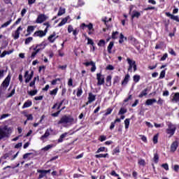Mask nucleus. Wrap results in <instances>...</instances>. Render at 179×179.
<instances>
[{"instance_id": "1", "label": "nucleus", "mask_w": 179, "mask_h": 179, "mask_svg": "<svg viewBox=\"0 0 179 179\" xmlns=\"http://www.w3.org/2000/svg\"><path fill=\"white\" fill-rule=\"evenodd\" d=\"M73 124H76V121L71 115H63L57 122L58 125H63L65 128H66V127H71V125H73Z\"/></svg>"}, {"instance_id": "2", "label": "nucleus", "mask_w": 179, "mask_h": 179, "mask_svg": "<svg viewBox=\"0 0 179 179\" xmlns=\"http://www.w3.org/2000/svg\"><path fill=\"white\" fill-rule=\"evenodd\" d=\"M45 43L43 42L41 44H37L35 47L33 45L29 48V50H33V52L31 55V59H34V58H36V55H37L40 51H43V50L45 48Z\"/></svg>"}, {"instance_id": "3", "label": "nucleus", "mask_w": 179, "mask_h": 179, "mask_svg": "<svg viewBox=\"0 0 179 179\" xmlns=\"http://www.w3.org/2000/svg\"><path fill=\"white\" fill-rule=\"evenodd\" d=\"M10 134H12V127L8 126L0 127V141L9 138Z\"/></svg>"}, {"instance_id": "4", "label": "nucleus", "mask_w": 179, "mask_h": 179, "mask_svg": "<svg viewBox=\"0 0 179 179\" xmlns=\"http://www.w3.org/2000/svg\"><path fill=\"white\" fill-rule=\"evenodd\" d=\"M10 82V77L8 76L5 78V80L3 81V83L1 85L0 94H3V93H5V90L8 89V86H9Z\"/></svg>"}, {"instance_id": "5", "label": "nucleus", "mask_w": 179, "mask_h": 179, "mask_svg": "<svg viewBox=\"0 0 179 179\" xmlns=\"http://www.w3.org/2000/svg\"><path fill=\"white\" fill-rule=\"evenodd\" d=\"M167 125L168 128L166 129V134L170 135V136H173L176 132V129H177V127L171 122H168Z\"/></svg>"}, {"instance_id": "6", "label": "nucleus", "mask_w": 179, "mask_h": 179, "mask_svg": "<svg viewBox=\"0 0 179 179\" xmlns=\"http://www.w3.org/2000/svg\"><path fill=\"white\" fill-rule=\"evenodd\" d=\"M20 31H23V27L20 26L17 30L12 33V37H13L14 40H17L20 36Z\"/></svg>"}, {"instance_id": "7", "label": "nucleus", "mask_w": 179, "mask_h": 179, "mask_svg": "<svg viewBox=\"0 0 179 179\" xmlns=\"http://www.w3.org/2000/svg\"><path fill=\"white\" fill-rule=\"evenodd\" d=\"M45 20H48V17H47V15L44 14H40L39 15H38L36 23L41 24L45 22Z\"/></svg>"}, {"instance_id": "8", "label": "nucleus", "mask_w": 179, "mask_h": 179, "mask_svg": "<svg viewBox=\"0 0 179 179\" xmlns=\"http://www.w3.org/2000/svg\"><path fill=\"white\" fill-rule=\"evenodd\" d=\"M13 152H9L8 153H6L4 155H3V159H8L9 158L10 160H15L16 157H17V155H19V152H17L15 155H13V157H10L12 156L13 155Z\"/></svg>"}, {"instance_id": "9", "label": "nucleus", "mask_w": 179, "mask_h": 179, "mask_svg": "<svg viewBox=\"0 0 179 179\" xmlns=\"http://www.w3.org/2000/svg\"><path fill=\"white\" fill-rule=\"evenodd\" d=\"M96 79L98 80V86H101V85H104V76L101 75V73H99L96 74Z\"/></svg>"}, {"instance_id": "10", "label": "nucleus", "mask_w": 179, "mask_h": 179, "mask_svg": "<svg viewBox=\"0 0 179 179\" xmlns=\"http://www.w3.org/2000/svg\"><path fill=\"white\" fill-rule=\"evenodd\" d=\"M96 101V95L93 94V93L90 92L88 94V101L86 103V106H88L89 104H92L93 101Z\"/></svg>"}, {"instance_id": "11", "label": "nucleus", "mask_w": 179, "mask_h": 179, "mask_svg": "<svg viewBox=\"0 0 179 179\" xmlns=\"http://www.w3.org/2000/svg\"><path fill=\"white\" fill-rule=\"evenodd\" d=\"M68 135H72V134H70L69 132H65L62 134L58 139V143H62V142H64V139H65Z\"/></svg>"}, {"instance_id": "12", "label": "nucleus", "mask_w": 179, "mask_h": 179, "mask_svg": "<svg viewBox=\"0 0 179 179\" xmlns=\"http://www.w3.org/2000/svg\"><path fill=\"white\" fill-rule=\"evenodd\" d=\"M47 32H45V30L44 31H37L34 34V36L35 37H44L45 36Z\"/></svg>"}, {"instance_id": "13", "label": "nucleus", "mask_w": 179, "mask_h": 179, "mask_svg": "<svg viewBox=\"0 0 179 179\" xmlns=\"http://www.w3.org/2000/svg\"><path fill=\"white\" fill-rule=\"evenodd\" d=\"M178 148V141H176L171 145V152H175Z\"/></svg>"}, {"instance_id": "14", "label": "nucleus", "mask_w": 179, "mask_h": 179, "mask_svg": "<svg viewBox=\"0 0 179 179\" xmlns=\"http://www.w3.org/2000/svg\"><path fill=\"white\" fill-rule=\"evenodd\" d=\"M24 78H25V83H29L32 79L33 77L29 75V71H27L24 73Z\"/></svg>"}, {"instance_id": "15", "label": "nucleus", "mask_w": 179, "mask_h": 179, "mask_svg": "<svg viewBox=\"0 0 179 179\" xmlns=\"http://www.w3.org/2000/svg\"><path fill=\"white\" fill-rule=\"evenodd\" d=\"M155 103H157V100H156L155 99H147L145 101V106H152L155 104Z\"/></svg>"}, {"instance_id": "16", "label": "nucleus", "mask_w": 179, "mask_h": 179, "mask_svg": "<svg viewBox=\"0 0 179 179\" xmlns=\"http://www.w3.org/2000/svg\"><path fill=\"white\" fill-rule=\"evenodd\" d=\"M127 61L129 65L128 71H131V69H132L134 66L136 65V62L134 60H131V59H129V58H127Z\"/></svg>"}, {"instance_id": "17", "label": "nucleus", "mask_w": 179, "mask_h": 179, "mask_svg": "<svg viewBox=\"0 0 179 179\" xmlns=\"http://www.w3.org/2000/svg\"><path fill=\"white\" fill-rule=\"evenodd\" d=\"M57 36V34H55V32H54L52 34H51L48 37V40H49L50 43H54V41H55V40H57V38L58 36Z\"/></svg>"}, {"instance_id": "18", "label": "nucleus", "mask_w": 179, "mask_h": 179, "mask_svg": "<svg viewBox=\"0 0 179 179\" xmlns=\"http://www.w3.org/2000/svg\"><path fill=\"white\" fill-rule=\"evenodd\" d=\"M51 135V134L50 133V129H47L44 134V135H43L41 137V141H44L45 139H47V138Z\"/></svg>"}, {"instance_id": "19", "label": "nucleus", "mask_w": 179, "mask_h": 179, "mask_svg": "<svg viewBox=\"0 0 179 179\" xmlns=\"http://www.w3.org/2000/svg\"><path fill=\"white\" fill-rule=\"evenodd\" d=\"M129 74H127L124 77V79L122 82V86H126L128 84V82H129Z\"/></svg>"}, {"instance_id": "20", "label": "nucleus", "mask_w": 179, "mask_h": 179, "mask_svg": "<svg viewBox=\"0 0 179 179\" xmlns=\"http://www.w3.org/2000/svg\"><path fill=\"white\" fill-rule=\"evenodd\" d=\"M27 31L28 34L26 36H30L34 31V26H28Z\"/></svg>"}, {"instance_id": "21", "label": "nucleus", "mask_w": 179, "mask_h": 179, "mask_svg": "<svg viewBox=\"0 0 179 179\" xmlns=\"http://www.w3.org/2000/svg\"><path fill=\"white\" fill-rule=\"evenodd\" d=\"M32 102L30 100L26 101L22 106V108H29V107H31Z\"/></svg>"}, {"instance_id": "22", "label": "nucleus", "mask_w": 179, "mask_h": 179, "mask_svg": "<svg viewBox=\"0 0 179 179\" xmlns=\"http://www.w3.org/2000/svg\"><path fill=\"white\" fill-rule=\"evenodd\" d=\"M10 23H12V18H10L8 21H7L6 22H5L4 24H3L0 29H3L5 27H8V26H9V24H10Z\"/></svg>"}, {"instance_id": "23", "label": "nucleus", "mask_w": 179, "mask_h": 179, "mask_svg": "<svg viewBox=\"0 0 179 179\" xmlns=\"http://www.w3.org/2000/svg\"><path fill=\"white\" fill-rule=\"evenodd\" d=\"M172 101H175V103H178V101H179V92H176L174 94L173 98L172 99Z\"/></svg>"}, {"instance_id": "24", "label": "nucleus", "mask_w": 179, "mask_h": 179, "mask_svg": "<svg viewBox=\"0 0 179 179\" xmlns=\"http://www.w3.org/2000/svg\"><path fill=\"white\" fill-rule=\"evenodd\" d=\"M148 95V88H145L144 90L141 92V93L138 95V97L140 99H142L143 96H147Z\"/></svg>"}, {"instance_id": "25", "label": "nucleus", "mask_w": 179, "mask_h": 179, "mask_svg": "<svg viewBox=\"0 0 179 179\" xmlns=\"http://www.w3.org/2000/svg\"><path fill=\"white\" fill-rule=\"evenodd\" d=\"M12 52H13V50H9V51L5 50V51L3 52V53L0 55V57H1V58H3V57H5V55H9L10 54H12Z\"/></svg>"}, {"instance_id": "26", "label": "nucleus", "mask_w": 179, "mask_h": 179, "mask_svg": "<svg viewBox=\"0 0 179 179\" xmlns=\"http://www.w3.org/2000/svg\"><path fill=\"white\" fill-rule=\"evenodd\" d=\"M139 16H141V13H139L136 10H134L133 11V15L131 16V19H134L135 17H136L138 19V17H139Z\"/></svg>"}, {"instance_id": "27", "label": "nucleus", "mask_w": 179, "mask_h": 179, "mask_svg": "<svg viewBox=\"0 0 179 179\" xmlns=\"http://www.w3.org/2000/svg\"><path fill=\"white\" fill-rule=\"evenodd\" d=\"M118 36H120V32H118V31H113V33H112V38L113 39V40H117V38H118Z\"/></svg>"}, {"instance_id": "28", "label": "nucleus", "mask_w": 179, "mask_h": 179, "mask_svg": "<svg viewBox=\"0 0 179 179\" xmlns=\"http://www.w3.org/2000/svg\"><path fill=\"white\" fill-rule=\"evenodd\" d=\"M24 115L27 117V121H33V115L24 113Z\"/></svg>"}, {"instance_id": "29", "label": "nucleus", "mask_w": 179, "mask_h": 179, "mask_svg": "<svg viewBox=\"0 0 179 179\" xmlns=\"http://www.w3.org/2000/svg\"><path fill=\"white\" fill-rule=\"evenodd\" d=\"M65 13V8L60 7L59 9V12L57 13V16H62Z\"/></svg>"}, {"instance_id": "30", "label": "nucleus", "mask_w": 179, "mask_h": 179, "mask_svg": "<svg viewBox=\"0 0 179 179\" xmlns=\"http://www.w3.org/2000/svg\"><path fill=\"white\" fill-rule=\"evenodd\" d=\"M113 47H114V42H110L108 46V52H109V54H111V50H113Z\"/></svg>"}, {"instance_id": "31", "label": "nucleus", "mask_w": 179, "mask_h": 179, "mask_svg": "<svg viewBox=\"0 0 179 179\" xmlns=\"http://www.w3.org/2000/svg\"><path fill=\"white\" fill-rule=\"evenodd\" d=\"M82 94H83V90H82V87H79L77 91V97H80Z\"/></svg>"}, {"instance_id": "32", "label": "nucleus", "mask_w": 179, "mask_h": 179, "mask_svg": "<svg viewBox=\"0 0 179 179\" xmlns=\"http://www.w3.org/2000/svg\"><path fill=\"white\" fill-rule=\"evenodd\" d=\"M124 40H127V37L124 36V34H120L119 40L120 44H122V43H124Z\"/></svg>"}, {"instance_id": "33", "label": "nucleus", "mask_w": 179, "mask_h": 179, "mask_svg": "<svg viewBox=\"0 0 179 179\" xmlns=\"http://www.w3.org/2000/svg\"><path fill=\"white\" fill-rule=\"evenodd\" d=\"M68 22V18H64L59 24H58V27H61L62 26H64L65 23Z\"/></svg>"}, {"instance_id": "34", "label": "nucleus", "mask_w": 179, "mask_h": 179, "mask_svg": "<svg viewBox=\"0 0 179 179\" xmlns=\"http://www.w3.org/2000/svg\"><path fill=\"white\" fill-rule=\"evenodd\" d=\"M133 80H134V82H135V83H138V82H139V80H141V76H139V75L134 76Z\"/></svg>"}, {"instance_id": "35", "label": "nucleus", "mask_w": 179, "mask_h": 179, "mask_svg": "<svg viewBox=\"0 0 179 179\" xmlns=\"http://www.w3.org/2000/svg\"><path fill=\"white\" fill-rule=\"evenodd\" d=\"M52 148H54V145H52V144L48 145L45 148H43L42 149V150H44L45 152H47V150H50V149H52Z\"/></svg>"}, {"instance_id": "36", "label": "nucleus", "mask_w": 179, "mask_h": 179, "mask_svg": "<svg viewBox=\"0 0 179 179\" xmlns=\"http://www.w3.org/2000/svg\"><path fill=\"white\" fill-rule=\"evenodd\" d=\"M107 156H108V154H107V153L106 154H99V155H96L95 157L96 159H100L102 157L106 158V157H107Z\"/></svg>"}, {"instance_id": "37", "label": "nucleus", "mask_w": 179, "mask_h": 179, "mask_svg": "<svg viewBox=\"0 0 179 179\" xmlns=\"http://www.w3.org/2000/svg\"><path fill=\"white\" fill-rule=\"evenodd\" d=\"M113 77L111 76H108L106 78V83L108 86H111V79Z\"/></svg>"}, {"instance_id": "38", "label": "nucleus", "mask_w": 179, "mask_h": 179, "mask_svg": "<svg viewBox=\"0 0 179 179\" xmlns=\"http://www.w3.org/2000/svg\"><path fill=\"white\" fill-rule=\"evenodd\" d=\"M131 120L130 119H126L124 120V126H125V129H128V128H129V122H130Z\"/></svg>"}, {"instance_id": "39", "label": "nucleus", "mask_w": 179, "mask_h": 179, "mask_svg": "<svg viewBox=\"0 0 179 179\" xmlns=\"http://www.w3.org/2000/svg\"><path fill=\"white\" fill-rule=\"evenodd\" d=\"M126 113H127V109L125 108H121L118 113V115H122L123 114H125Z\"/></svg>"}, {"instance_id": "40", "label": "nucleus", "mask_w": 179, "mask_h": 179, "mask_svg": "<svg viewBox=\"0 0 179 179\" xmlns=\"http://www.w3.org/2000/svg\"><path fill=\"white\" fill-rule=\"evenodd\" d=\"M31 41H33V37H29L25 39L24 44L26 45H27L28 44H30V43H31Z\"/></svg>"}, {"instance_id": "41", "label": "nucleus", "mask_w": 179, "mask_h": 179, "mask_svg": "<svg viewBox=\"0 0 179 179\" xmlns=\"http://www.w3.org/2000/svg\"><path fill=\"white\" fill-rule=\"evenodd\" d=\"M37 90H34L32 91H28L27 93L29 96H36V94H37Z\"/></svg>"}, {"instance_id": "42", "label": "nucleus", "mask_w": 179, "mask_h": 179, "mask_svg": "<svg viewBox=\"0 0 179 179\" xmlns=\"http://www.w3.org/2000/svg\"><path fill=\"white\" fill-rule=\"evenodd\" d=\"M43 26H46V28L45 29V33H47L48 31V27H51V24H50V22H47L43 23Z\"/></svg>"}, {"instance_id": "43", "label": "nucleus", "mask_w": 179, "mask_h": 179, "mask_svg": "<svg viewBox=\"0 0 179 179\" xmlns=\"http://www.w3.org/2000/svg\"><path fill=\"white\" fill-rule=\"evenodd\" d=\"M153 160L155 163L156 164L159 163V155H157V153L154 154Z\"/></svg>"}, {"instance_id": "44", "label": "nucleus", "mask_w": 179, "mask_h": 179, "mask_svg": "<svg viewBox=\"0 0 179 179\" xmlns=\"http://www.w3.org/2000/svg\"><path fill=\"white\" fill-rule=\"evenodd\" d=\"M57 93H58V88H55V90L50 91V94L51 96H55L57 95Z\"/></svg>"}, {"instance_id": "45", "label": "nucleus", "mask_w": 179, "mask_h": 179, "mask_svg": "<svg viewBox=\"0 0 179 179\" xmlns=\"http://www.w3.org/2000/svg\"><path fill=\"white\" fill-rule=\"evenodd\" d=\"M38 173H42L43 174H48V173H51V169L49 170H39Z\"/></svg>"}, {"instance_id": "46", "label": "nucleus", "mask_w": 179, "mask_h": 179, "mask_svg": "<svg viewBox=\"0 0 179 179\" xmlns=\"http://www.w3.org/2000/svg\"><path fill=\"white\" fill-rule=\"evenodd\" d=\"M36 80H37V78H34L33 81H31L29 84L30 87H36L34 85H36Z\"/></svg>"}, {"instance_id": "47", "label": "nucleus", "mask_w": 179, "mask_h": 179, "mask_svg": "<svg viewBox=\"0 0 179 179\" xmlns=\"http://www.w3.org/2000/svg\"><path fill=\"white\" fill-rule=\"evenodd\" d=\"M140 137H141V141H143V142H144L145 143H148V138H146L145 136L143 135H140Z\"/></svg>"}, {"instance_id": "48", "label": "nucleus", "mask_w": 179, "mask_h": 179, "mask_svg": "<svg viewBox=\"0 0 179 179\" xmlns=\"http://www.w3.org/2000/svg\"><path fill=\"white\" fill-rule=\"evenodd\" d=\"M104 44H106V41L103 39H101L98 43L99 47H102V45H104Z\"/></svg>"}, {"instance_id": "49", "label": "nucleus", "mask_w": 179, "mask_h": 179, "mask_svg": "<svg viewBox=\"0 0 179 179\" xmlns=\"http://www.w3.org/2000/svg\"><path fill=\"white\" fill-rule=\"evenodd\" d=\"M87 44L94 46V42H93V40L90 38H87Z\"/></svg>"}, {"instance_id": "50", "label": "nucleus", "mask_w": 179, "mask_h": 179, "mask_svg": "<svg viewBox=\"0 0 179 179\" xmlns=\"http://www.w3.org/2000/svg\"><path fill=\"white\" fill-rule=\"evenodd\" d=\"M171 19H172V20H176V22H179V18L177 15H171Z\"/></svg>"}, {"instance_id": "51", "label": "nucleus", "mask_w": 179, "mask_h": 179, "mask_svg": "<svg viewBox=\"0 0 179 179\" xmlns=\"http://www.w3.org/2000/svg\"><path fill=\"white\" fill-rule=\"evenodd\" d=\"M164 76H166V71L163 70L160 73L159 79H163L164 78Z\"/></svg>"}, {"instance_id": "52", "label": "nucleus", "mask_w": 179, "mask_h": 179, "mask_svg": "<svg viewBox=\"0 0 179 179\" xmlns=\"http://www.w3.org/2000/svg\"><path fill=\"white\" fill-rule=\"evenodd\" d=\"M169 54H171V55H174V57H176V52L174 51V50H173V48H169Z\"/></svg>"}, {"instance_id": "53", "label": "nucleus", "mask_w": 179, "mask_h": 179, "mask_svg": "<svg viewBox=\"0 0 179 179\" xmlns=\"http://www.w3.org/2000/svg\"><path fill=\"white\" fill-rule=\"evenodd\" d=\"M108 71H114V66L109 64L106 66Z\"/></svg>"}, {"instance_id": "54", "label": "nucleus", "mask_w": 179, "mask_h": 179, "mask_svg": "<svg viewBox=\"0 0 179 179\" xmlns=\"http://www.w3.org/2000/svg\"><path fill=\"white\" fill-rule=\"evenodd\" d=\"M169 57V54L165 53L163 57L160 59V61H166L167 57Z\"/></svg>"}, {"instance_id": "55", "label": "nucleus", "mask_w": 179, "mask_h": 179, "mask_svg": "<svg viewBox=\"0 0 179 179\" xmlns=\"http://www.w3.org/2000/svg\"><path fill=\"white\" fill-rule=\"evenodd\" d=\"M113 112V109H111L110 108H108L106 110V112L105 113V115H110V114H111V113Z\"/></svg>"}, {"instance_id": "56", "label": "nucleus", "mask_w": 179, "mask_h": 179, "mask_svg": "<svg viewBox=\"0 0 179 179\" xmlns=\"http://www.w3.org/2000/svg\"><path fill=\"white\" fill-rule=\"evenodd\" d=\"M106 139H107V136H100V137H99V141L101 142H104V141H106Z\"/></svg>"}, {"instance_id": "57", "label": "nucleus", "mask_w": 179, "mask_h": 179, "mask_svg": "<svg viewBox=\"0 0 179 179\" xmlns=\"http://www.w3.org/2000/svg\"><path fill=\"white\" fill-rule=\"evenodd\" d=\"M162 167H163V169H164V170H166V171H169V164H163L162 165Z\"/></svg>"}, {"instance_id": "58", "label": "nucleus", "mask_w": 179, "mask_h": 179, "mask_svg": "<svg viewBox=\"0 0 179 179\" xmlns=\"http://www.w3.org/2000/svg\"><path fill=\"white\" fill-rule=\"evenodd\" d=\"M104 150H106V148L101 147L97 150L96 153H100V152H104Z\"/></svg>"}, {"instance_id": "59", "label": "nucleus", "mask_w": 179, "mask_h": 179, "mask_svg": "<svg viewBox=\"0 0 179 179\" xmlns=\"http://www.w3.org/2000/svg\"><path fill=\"white\" fill-rule=\"evenodd\" d=\"M157 104H159V106H162L163 105V103H164V100L159 98V100L157 101Z\"/></svg>"}, {"instance_id": "60", "label": "nucleus", "mask_w": 179, "mask_h": 179, "mask_svg": "<svg viewBox=\"0 0 179 179\" xmlns=\"http://www.w3.org/2000/svg\"><path fill=\"white\" fill-rule=\"evenodd\" d=\"M60 113H61V110H58L57 112L52 113V117H58V115H59Z\"/></svg>"}, {"instance_id": "61", "label": "nucleus", "mask_w": 179, "mask_h": 179, "mask_svg": "<svg viewBox=\"0 0 179 179\" xmlns=\"http://www.w3.org/2000/svg\"><path fill=\"white\" fill-rule=\"evenodd\" d=\"M91 66H92V67L91 68V71L94 72L96 71V64L93 63Z\"/></svg>"}, {"instance_id": "62", "label": "nucleus", "mask_w": 179, "mask_h": 179, "mask_svg": "<svg viewBox=\"0 0 179 179\" xmlns=\"http://www.w3.org/2000/svg\"><path fill=\"white\" fill-rule=\"evenodd\" d=\"M68 31L69 33H72V31H73V27H72V25H69Z\"/></svg>"}, {"instance_id": "63", "label": "nucleus", "mask_w": 179, "mask_h": 179, "mask_svg": "<svg viewBox=\"0 0 179 179\" xmlns=\"http://www.w3.org/2000/svg\"><path fill=\"white\" fill-rule=\"evenodd\" d=\"M157 139H158L157 135L154 136L153 142H154L155 144L157 143Z\"/></svg>"}, {"instance_id": "64", "label": "nucleus", "mask_w": 179, "mask_h": 179, "mask_svg": "<svg viewBox=\"0 0 179 179\" xmlns=\"http://www.w3.org/2000/svg\"><path fill=\"white\" fill-rule=\"evenodd\" d=\"M87 29L90 30H93V24L90 23L88 25H87Z\"/></svg>"}]
</instances>
